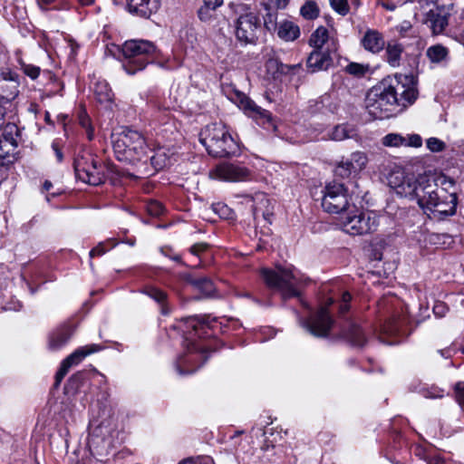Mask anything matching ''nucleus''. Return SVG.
I'll use <instances>...</instances> for the list:
<instances>
[{
    "label": "nucleus",
    "mask_w": 464,
    "mask_h": 464,
    "mask_svg": "<svg viewBox=\"0 0 464 464\" xmlns=\"http://www.w3.org/2000/svg\"><path fill=\"white\" fill-rule=\"evenodd\" d=\"M141 293L147 295L160 305L162 314H169V310L167 307V294L165 292L155 286L147 285L141 290Z\"/></svg>",
    "instance_id": "obj_31"
},
{
    "label": "nucleus",
    "mask_w": 464,
    "mask_h": 464,
    "mask_svg": "<svg viewBox=\"0 0 464 464\" xmlns=\"http://www.w3.org/2000/svg\"><path fill=\"white\" fill-rule=\"evenodd\" d=\"M452 5L436 6L426 14L425 23L434 35L441 34L449 24Z\"/></svg>",
    "instance_id": "obj_14"
},
{
    "label": "nucleus",
    "mask_w": 464,
    "mask_h": 464,
    "mask_svg": "<svg viewBox=\"0 0 464 464\" xmlns=\"http://www.w3.org/2000/svg\"><path fill=\"white\" fill-rule=\"evenodd\" d=\"M405 322V317L393 314L384 324V331L390 334H399Z\"/></svg>",
    "instance_id": "obj_35"
},
{
    "label": "nucleus",
    "mask_w": 464,
    "mask_h": 464,
    "mask_svg": "<svg viewBox=\"0 0 464 464\" xmlns=\"http://www.w3.org/2000/svg\"><path fill=\"white\" fill-rule=\"evenodd\" d=\"M80 123L86 130L88 140H92L94 136L93 129L90 124V119L85 114L80 116Z\"/></svg>",
    "instance_id": "obj_52"
},
{
    "label": "nucleus",
    "mask_w": 464,
    "mask_h": 464,
    "mask_svg": "<svg viewBox=\"0 0 464 464\" xmlns=\"http://www.w3.org/2000/svg\"><path fill=\"white\" fill-rule=\"evenodd\" d=\"M266 68L269 74L273 76V78H278L283 74H289L293 71L300 68V64L295 65H287L284 64L278 59L270 58L266 63Z\"/></svg>",
    "instance_id": "obj_27"
},
{
    "label": "nucleus",
    "mask_w": 464,
    "mask_h": 464,
    "mask_svg": "<svg viewBox=\"0 0 464 464\" xmlns=\"http://www.w3.org/2000/svg\"><path fill=\"white\" fill-rule=\"evenodd\" d=\"M303 326L315 337H326L334 320L326 307H321L316 314L303 322Z\"/></svg>",
    "instance_id": "obj_12"
},
{
    "label": "nucleus",
    "mask_w": 464,
    "mask_h": 464,
    "mask_svg": "<svg viewBox=\"0 0 464 464\" xmlns=\"http://www.w3.org/2000/svg\"><path fill=\"white\" fill-rule=\"evenodd\" d=\"M260 19L256 13L249 8L238 16L236 23V36L244 44H253L257 39Z\"/></svg>",
    "instance_id": "obj_10"
},
{
    "label": "nucleus",
    "mask_w": 464,
    "mask_h": 464,
    "mask_svg": "<svg viewBox=\"0 0 464 464\" xmlns=\"http://www.w3.org/2000/svg\"><path fill=\"white\" fill-rule=\"evenodd\" d=\"M333 64V58L329 51L314 49L307 58L306 65L311 72L326 71Z\"/></svg>",
    "instance_id": "obj_19"
},
{
    "label": "nucleus",
    "mask_w": 464,
    "mask_h": 464,
    "mask_svg": "<svg viewBox=\"0 0 464 464\" xmlns=\"http://www.w3.org/2000/svg\"><path fill=\"white\" fill-rule=\"evenodd\" d=\"M74 332V326L71 323H63L48 336V349L51 351H58L62 349L69 342Z\"/></svg>",
    "instance_id": "obj_17"
},
{
    "label": "nucleus",
    "mask_w": 464,
    "mask_h": 464,
    "mask_svg": "<svg viewBox=\"0 0 464 464\" xmlns=\"http://www.w3.org/2000/svg\"><path fill=\"white\" fill-rule=\"evenodd\" d=\"M208 247L206 243H197L190 247V253L197 256H199L201 253L205 252Z\"/></svg>",
    "instance_id": "obj_55"
},
{
    "label": "nucleus",
    "mask_w": 464,
    "mask_h": 464,
    "mask_svg": "<svg viewBox=\"0 0 464 464\" xmlns=\"http://www.w3.org/2000/svg\"><path fill=\"white\" fill-rule=\"evenodd\" d=\"M421 394L426 399H441L444 397V391L439 387L431 386L423 389Z\"/></svg>",
    "instance_id": "obj_45"
},
{
    "label": "nucleus",
    "mask_w": 464,
    "mask_h": 464,
    "mask_svg": "<svg viewBox=\"0 0 464 464\" xmlns=\"http://www.w3.org/2000/svg\"><path fill=\"white\" fill-rule=\"evenodd\" d=\"M174 155L175 153L170 148L159 146L152 150V155L148 157V160H150L152 169L159 171L170 165Z\"/></svg>",
    "instance_id": "obj_22"
},
{
    "label": "nucleus",
    "mask_w": 464,
    "mask_h": 464,
    "mask_svg": "<svg viewBox=\"0 0 464 464\" xmlns=\"http://www.w3.org/2000/svg\"><path fill=\"white\" fill-rule=\"evenodd\" d=\"M333 9L341 15H346L349 13L348 0H330Z\"/></svg>",
    "instance_id": "obj_44"
},
{
    "label": "nucleus",
    "mask_w": 464,
    "mask_h": 464,
    "mask_svg": "<svg viewBox=\"0 0 464 464\" xmlns=\"http://www.w3.org/2000/svg\"><path fill=\"white\" fill-rule=\"evenodd\" d=\"M264 24L268 31H276L278 26L276 24V14L268 13L264 18Z\"/></svg>",
    "instance_id": "obj_51"
},
{
    "label": "nucleus",
    "mask_w": 464,
    "mask_h": 464,
    "mask_svg": "<svg viewBox=\"0 0 464 464\" xmlns=\"http://www.w3.org/2000/svg\"><path fill=\"white\" fill-rule=\"evenodd\" d=\"M422 144V140L420 135L412 134L409 136L408 140H405L404 145L411 146V147H420Z\"/></svg>",
    "instance_id": "obj_54"
},
{
    "label": "nucleus",
    "mask_w": 464,
    "mask_h": 464,
    "mask_svg": "<svg viewBox=\"0 0 464 464\" xmlns=\"http://www.w3.org/2000/svg\"><path fill=\"white\" fill-rule=\"evenodd\" d=\"M212 178L230 182L244 181L250 178L251 173L246 167L232 163L218 165L211 173Z\"/></svg>",
    "instance_id": "obj_13"
},
{
    "label": "nucleus",
    "mask_w": 464,
    "mask_h": 464,
    "mask_svg": "<svg viewBox=\"0 0 464 464\" xmlns=\"http://www.w3.org/2000/svg\"><path fill=\"white\" fill-rule=\"evenodd\" d=\"M334 175L342 179H348L352 176L350 169L342 160L334 168Z\"/></svg>",
    "instance_id": "obj_49"
},
{
    "label": "nucleus",
    "mask_w": 464,
    "mask_h": 464,
    "mask_svg": "<svg viewBox=\"0 0 464 464\" xmlns=\"http://www.w3.org/2000/svg\"><path fill=\"white\" fill-rule=\"evenodd\" d=\"M121 51L124 57L122 67L130 75L144 70L149 63H157L163 66L162 53L150 41L128 40L123 44Z\"/></svg>",
    "instance_id": "obj_3"
},
{
    "label": "nucleus",
    "mask_w": 464,
    "mask_h": 464,
    "mask_svg": "<svg viewBox=\"0 0 464 464\" xmlns=\"http://www.w3.org/2000/svg\"><path fill=\"white\" fill-rule=\"evenodd\" d=\"M384 48L385 59L388 64L393 68L399 67L404 51L403 45L396 40H392L385 44Z\"/></svg>",
    "instance_id": "obj_25"
},
{
    "label": "nucleus",
    "mask_w": 464,
    "mask_h": 464,
    "mask_svg": "<svg viewBox=\"0 0 464 464\" xmlns=\"http://www.w3.org/2000/svg\"><path fill=\"white\" fill-rule=\"evenodd\" d=\"M182 279L201 293L203 296H210L215 292L213 282L207 277L194 279L191 275L186 274L182 276Z\"/></svg>",
    "instance_id": "obj_26"
},
{
    "label": "nucleus",
    "mask_w": 464,
    "mask_h": 464,
    "mask_svg": "<svg viewBox=\"0 0 464 464\" xmlns=\"http://www.w3.org/2000/svg\"><path fill=\"white\" fill-rule=\"evenodd\" d=\"M349 159L353 163V169H357L358 172L362 171L368 163L367 155L362 151L353 152Z\"/></svg>",
    "instance_id": "obj_39"
},
{
    "label": "nucleus",
    "mask_w": 464,
    "mask_h": 464,
    "mask_svg": "<svg viewBox=\"0 0 464 464\" xmlns=\"http://www.w3.org/2000/svg\"><path fill=\"white\" fill-rule=\"evenodd\" d=\"M447 311H448V308L446 307V305L443 303H437L433 306V313L438 317H443Z\"/></svg>",
    "instance_id": "obj_56"
},
{
    "label": "nucleus",
    "mask_w": 464,
    "mask_h": 464,
    "mask_svg": "<svg viewBox=\"0 0 464 464\" xmlns=\"http://www.w3.org/2000/svg\"><path fill=\"white\" fill-rule=\"evenodd\" d=\"M323 193L322 208L325 212L340 214L349 208L350 196L343 184L330 182L324 187Z\"/></svg>",
    "instance_id": "obj_9"
},
{
    "label": "nucleus",
    "mask_w": 464,
    "mask_h": 464,
    "mask_svg": "<svg viewBox=\"0 0 464 464\" xmlns=\"http://www.w3.org/2000/svg\"><path fill=\"white\" fill-rule=\"evenodd\" d=\"M261 276L269 288L280 293L283 300L299 297L301 287L307 281L295 274L292 268L280 266L276 269H262Z\"/></svg>",
    "instance_id": "obj_6"
},
{
    "label": "nucleus",
    "mask_w": 464,
    "mask_h": 464,
    "mask_svg": "<svg viewBox=\"0 0 464 464\" xmlns=\"http://www.w3.org/2000/svg\"><path fill=\"white\" fill-rule=\"evenodd\" d=\"M186 346L189 352H202L203 349L198 343L193 340L189 341L188 337L186 338Z\"/></svg>",
    "instance_id": "obj_59"
},
{
    "label": "nucleus",
    "mask_w": 464,
    "mask_h": 464,
    "mask_svg": "<svg viewBox=\"0 0 464 464\" xmlns=\"http://www.w3.org/2000/svg\"><path fill=\"white\" fill-rule=\"evenodd\" d=\"M239 105L245 112L252 117L259 125L271 124V113L256 104L252 100L245 95L239 96Z\"/></svg>",
    "instance_id": "obj_18"
},
{
    "label": "nucleus",
    "mask_w": 464,
    "mask_h": 464,
    "mask_svg": "<svg viewBox=\"0 0 464 464\" xmlns=\"http://www.w3.org/2000/svg\"><path fill=\"white\" fill-rule=\"evenodd\" d=\"M106 252L107 249L104 247L103 243H100L97 246H95L90 251V256L93 257L95 256H102Z\"/></svg>",
    "instance_id": "obj_60"
},
{
    "label": "nucleus",
    "mask_w": 464,
    "mask_h": 464,
    "mask_svg": "<svg viewBox=\"0 0 464 464\" xmlns=\"http://www.w3.org/2000/svg\"><path fill=\"white\" fill-rule=\"evenodd\" d=\"M352 130H350L346 125L341 124L335 126L332 131L329 133V137L333 140L341 141L345 139L351 138Z\"/></svg>",
    "instance_id": "obj_38"
},
{
    "label": "nucleus",
    "mask_w": 464,
    "mask_h": 464,
    "mask_svg": "<svg viewBox=\"0 0 464 464\" xmlns=\"http://www.w3.org/2000/svg\"><path fill=\"white\" fill-rule=\"evenodd\" d=\"M427 147L432 152H440L446 148V144L442 140L432 137L427 140Z\"/></svg>",
    "instance_id": "obj_47"
},
{
    "label": "nucleus",
    "mask_w": 464,
    "mask_h": 464,
    "mask_svg": "<svg viewBox=\"0 0 464 464\" xmlns=\"http://www.w3.org/2000/svg\"><path fill=\"white\" fill-rule=\"evenodd\" d=\"M113 150L121 161L145 166L143 174L150 175L147 169V145L143 136L133 130H123L113 140Z\"/></svg>",
    "instance_id": "obj_4"
},
{
    "label": "nucleus",
    "mask_w": 464,
    "mask_h": 464,
    "mask_svg": "<svg viewBox=\"0 0 464 464\" xmlns=\"http://www.w3.org/2000/svg\"><path fill=\"white\" fill-rule=\"evenodd\" d=\"M276 31L277 36L285 42L295 41L300 35L299 26L288 20L280 22Z\"/></svg>",
    "instance_id": "obj_28"
},
{
    "label": "nucleus",
    "mask_w": 464,
    "mask_h": 464,
    "mask_svg": "<svg viewBox=\"0 0 464 464\" xmlns=\"http://www.w3.org/2000/svg\"><path fill=\"white\" fill-rule=\"evenodd\" d=\"M19 76L15 72L7 69L0 73V96L3 100H14L19 93Z\"/></svg>",
    "instance_id": "obj_16"
},
{
    "label": "nucleus",
    "mask_w": 464,
    "mask_h": 464,
    "mask_svg": "<svg viewBox=\"0 0 464 464\" xmlns=\"http://www.w3.org/2000/svg\"><path fill=\"white\" fill-rule=\"evenodd\" d=\"M320 9L316 2L308 0L300 8L301 15L306 20H314L318 17Z\"/></svg>",
    "instance_id": "obj_34"
},
{
    "label": "nucleus",
    "mask_w": 464,
    "mask_h": 464,
    "mask_svg": "<svg viewBox=\"0 0 464 464\" xmlns=\"http://www.w3.org/2000/svg\"><path fill=\"white\" fill-rule=\"evenodd\" d=\"M343 336L353 346L362 347L367 337L364 330L355 323H349L343 331Z\"/></svg>",
    "instance_id": "obj_23"
},
{
    "label": "nucleus",
    "mask_w": 464,
    "mask_h": 464,
    "mask_svg": "<svg viewBox=\"0 0 464 464\" xmlns=\"http://www.w3.org/2000/svg\"><path fill=\"white\" fill-rule=\"evenodd\" d=\"M328 30L324 26H319L309 39V44L314 49H323L324 44L328 41Z\"/></svg>",
    "instance_id": "obj_33"
},
{
    "label": "nucleus",
    "mask_w": 464,
    "mask_h": 464,
    "mask_svg": "<svg viewBox=\"0 0 464 464\" xmlns=\"http://www.w3.org/2000/svg\"><path fill=\"white\" fill-rule=\"evenodd\" d=\"M15 147L14 145H11L9 141H3L2 139H0V160H5L9 162L8 160L10 156H13L14 154ZM4 161L0 163V166L3 168Z\"/></svg>",
    "instance_id": "obj_41"
},
{
    "label": "nucleus",
    "mask_w": 464,
    "mask_h": 464,
    "mask_svg": "<svg viewBox=\"0 0 464 464\" xmlns=\"http://www.w3.org/2000/svg\"><path fill=\"white\" fill-rule=\"evenodd\" d=\"M362 47L372 53H379L385 47V40L382 33L375 29H368L361 40Z\"/></svg>",
    "instance_id": "obj_20"
},
{
    "label": "nucleus",
    "mask_w": 464,
    "mask_h": 464,
    "mask_svg": "<svg viewBox=\"0 0 464 464\" xmlns=\"http://www.w3.org/2000/svg\"><path fill=\"white\" fill-rule=\"evenodd\" d=\"M96 100L100 103L110 104L113 100V92L106 81H97L93 87Z\"/></svg>",
    "instance_id": "obj_30"
},
{
    "label": "nucleus",
    "mask_w": 464,
    "mask_h": 464,
    "mask_svg": "<svg viewBox=\"0 0 464 464\" xmlns=\"http://www.w3.org/2000/svg\"><path fill=\"white\" fill-rule=\"evenodd\" d=\"M85 379V374L82 372H77L72 374L67 381L64 386V392L67 395H74L78 392L80 387L82 385Z\"/></svg>",
    "instance_id": "obj_32"
},
{
    "label": "nucleus",
    "mask_w": 464,
    "mask_h": 464,
    "mask_svg": "<svg viewBox=\"0 0 464 464\" xmlns=\"http://www.w3.org/2000/svg\"><path fill=\"white\" fill-rule=\"evenodd\" d=\"M428 177H420L417 179L412 178H404L399 184H393L396 193L401 197L416 198L419 203L420 198V189L422 190L426 185Z\"/></svg>",
    "instance_id": "obj_15"
},
{
    "label": "nucleus",
    "mask_w": 464,
    "mask_h": 464,
    "mask_svg": "<svg viewBox=\"0 0 464 464\" xmlns=\"http://www.w3.org/2000/svg\"><path fill=\"white\" fill-rule=\"evenodd\" d=\"M210 9L207 8L204 5L198 9V17L201 21H207L210 17Z\"/></svg>",
    "instance_id": "obj_61"
},
{
    "label": "nucleus",
    "mask_w": 464,
    "mask_h": 464,
    "mask_svg": "<svg viewBox=\"0 0 464 464\" xmlns=\"http://www.w3.org/2000/svg\"><path fill=\"white\" fill-rule=\"evenodd\" d=\"M426 56L431 63L443 64L449 62L450 51L446 46L437 44L427 48Z\"/></svg>",
    "instance_id": "obj_29"
},
{
    "label": "nucleus",
    "mask_w": 464,
    "mask_h": 464,
    "mask_svg": "<svg viewBox=\"0 0 464 464\" xmlns=\"http://www.w3.org/2000/svg\"><path fill=\"white\" fill-rule=\"evenodd\" d=\"M116 4H121L124 0H113ZM130 12L140 14L141 16L149 17L160 7L159 0H125Z\"/></svg>",
    "instance_id": "obj_21"
},
{
    "label": "nucleus",
    "mask_w": 464,
    "mask_h": 464,
    "mask_svg": "<svg viewBox=\"0 0 464 464\" xmlns=\"http://www.w3.org/2000/svg\"><path fill=\"white\" fill-rule=\"evenodd\" d=\"M53 2H54V0H37V4H38L39 7L44 11H47L48 5H50Z\"/></svg>",
    "instance_id": "obj_63"
},
{
    "label": "nucleus",
    "mask_w": 464,
    "mask_h": 464,
    "mask_svg": "<svg viewBox=\"0 0 464 464\" xmlns=\"http://www.w3.org/2000/svg\"><path fill=\"white\" fill-rule=\"evenodd\" d=\"M427 462L428 464H444V460L440 455L428 457Z\"/></svg>",
    "instance_id": "obj_62"
},
{
    "label": "nucleus",
    "mask_w": 464,
    "mask_h": 464,
    "mask_svg": "<svg viewBox=\"0 0 464 464\" xmlns=\"http://www.w3.org/2000/svg\"><path fill=\"white\" fill-rule=\"evenodd\" d=\"M188 327L192 328L195 335L201 336L200 332L205 333V329L209 327L208 322L206 318L190 317L187 320Z\"/></svg>",
    "instance_id": "obj_36"
},
{
    "label": "nucleus",
    "mask_w": 464,
    "mask_h": 464,
    "mask_svg": "<svg viewBox=\"0 0 464 464\" xmlns=\"http://www.w3.org/2000/svg\"><path fill=\"white\" fill-rule=\"evenodd\" d=\"M334 175L342 179H348L352 176L350 169L342 160L334 168Z\"/></svg>",
    "instance_id": "obj_48"
},
{
    "label": "nucleus",
    "mask_w": 464,
    "mask_h": 464,
    "mask_svg": "<svg viewBox=\"0 0 464 464\" xmlns=\"http://www.w3.org/2000/svg\"><path fill=\"white\" fill-rule=\"evenodd\" d=\"M351 299H352V295L349 292H344L343 294L342 300H343V304L340 306L341 313H345L346 311H348V309H349L348 303L351 301Z\"/></svg>",
    "instance_id": "obj_57"
},
{
    "label": "nucleus",
    "mask_w": 464,
    "mask_h": 464,
    "mask_svg": "<svg viewBox=\"0 0 464 464\" xmlns=\"http://www.w3.org/2000/svg\"><path fill=\"white\" fill-rule=\"evenodd\" d=\"M253 214L255 218L262 217L264 219L270 222L272 216L271 201L264 193H256L253 198Z\"/></svg>",
    "instance_id": "obj_24"
},
{
    "label": "nucleus",
    "mask_w": 464,
    "mask_h": 464,
    "mask_svg": "<svg viewBox=\"0 0 464 464\" xmlns=\"http://www.w3.org/2000/svg\"><path fill=\"white\" fill-rule=\"evenodd\" d=\"M203 4L207 8L214 11L223 5V0H203Z\"/></svg>",
    "instance_id": "obj_58"
},
{
    "label": "nucleus",
    "mask_w": 464,
    "mask_h": 464,
    "mask_svg": "<svg viewBox=\"0 0 464 464\" xmlns=\"http://www.w3.org/2000/svg\"><path fill=\"white\" fill-rule=\"evenodd\" d=\"M420 192L419 206L430 219L440 221L456 213L458 198L453 179L446 176L428 178Z\"/></svg>",
    "instance_id": "obj_2"
},
{
    "label": "nucleus",
    "mask_w": 464,
    "mask_h": 464,
    "mask_svg": "<svg viewBox=\"0 0 464 464\" xmlns=\"http://www.w3.org/2000/svg\"><path fill=\"white\" fill-rule=\"evenodd\" d=\"M454 397L458 404L464 408V382H458L454 385Z\"/></svg>",
    "instance_id": "obj_46"
},
{
    "label": "nucleus",
    "mask_w": 464,
    "mask_h": 464,
    "mask_svg": "<svg viewBox=\"0 0 464 464\" xmlns=\"http://www.w3.org/2000/svg\"><path fill=\"white\" fill-rule=\"evenodd\" d=\"M88 446H89L92 455L96 459L105 457L108 454V452L106 450H103V449H102L99 446L97 437L91 436L88 440Z\"/></svg>",
    "instance_id": "obj_40"
},
{
    "label": "nucleus",
    "mask_w": 464,
    "mask_h": 464,
    "mask_svg": "<svg viewBox=\"0 0 464 464\" xmlns=\"http://www.w3.org/2000/svg\"><path fill=\"white\" fill-rule=\"evenodd\" d=\"M163 206L158 201H150L148 203L147 211L151 216H160L163 212Z\"/></svg>",
    "instance_id": "obj_53"
},
{
    "label": "nucleus",
    "mask_w": 464,
    "mask_h": 464,
    "mask_svg": "<svg viewBox=\"0 0 464 464\" xmlns=\"http://www.w3.org/2000/svg\"><path fill=\"white\" fill-rule=\"evenodd\" d=\"M18 129L16 125L8 123L5 125L2 134L0 135V139L3 140V141H9L11 145H14V147H17V136Z\"/></svg>",
    "instance_id": "obj_37"
},
{
    "label": "nucleus",
    "mask_w": 464,
    "mask_h": 464,
    "mask_svg": "<svg viewBox=\"0 0 464 464\" xmlns=\"http://www.w3.org/2000/svg\"><path fill=\"white\" fill-rule=\"evenodd\" d=\"M379 218L372 211L354 209L342 218L340 222L343 232L351 236L372 234L378 229Z\"/></svg>",
    "instance_id": "obj_8"
},
{
    "label": "nucleus",
    "mask_w": 464,
    "mask_h": 464,
    "mask_svg": "<svg viewBox=\"0 0 464 464\" xmlns=\"http://www.w3.org/2000/svg\"><path fill=\"white\" fill-rule=\"evenodd\" d=\"M19 64L20 69L23 71V72L32 80L37 79L40 75V67L34 64L26 63L24 62H20Z\"/></svg>",
    "instance_id": "obj_42"
},
{
    "label": "nucleus",
    "mask_w": 464,
    "mask_h": 464,
    "mask_svg": "<svg viewBox=\"0 0 464 464\" xmlns=\"http://www.w3.org/2000/svg\"><path fill=\"white\" fill-rule=\"evenodd\" d=\"M345 165L348 167V169H350V172L353 174H356L358 173L357 169H353V163L352 162V160L348 158L346 159H343Z\"/></svg>",
    "instance_id": "obj_64"
},
{
    "label": "nucleus",
    "mask_w": 464,
    "mask_h": 464,
    "mask_svg": "<svg viewBox=\"0 0 464 464\" xmlns=\"http://www.w3.org/2000/svg\"><path fill=\"white\" fill-rule=\"evenodd\" d=\"M199 141L208 153L216 158L229 157L239 150L237 142L221 122L207 125L199 133Z\"/></svg>",
    "instance_id": "obj_5"
},
{
    "label": "nucleus",
    "mask_w": 464,
    "mask_h": 464,
    "mask_svg": "<svg viewBox=\"0 0 464 464\" xmlns=\"http://www.w3.org/2000/svg\"><path fill=\"white\" fill-rule=\"evenodd\" d=\"M73 166L76 178L82 182L92 186L103 183V163L90 150L81 151L74 159Z\"/></svg>",
    "instance_id": "obj_7"
},
{
    "label": "nucleus",
    "mask_w": 464,
    "mask_h": 464,
    "mask_svg": "<svg viewBox=\"0 0 464 464\" xmlns=\"http://www.w3.org/2000/svg\"><path fill=\"white\" fill-rule=\"evenodd\" d=\"M417 79L411 74L396 73L373 86L365 98L368 113L376 120L388 119L411 105L418 98Z\"/></svg>",
    "instance_id": "obj_1"
},
{
    "label": "nucleus",
    "mask_w": 464,
    "mask_h": 464,
    "mask_svg": "<svg viewBox=\"0 0 464 464\" xmlns=\"http://www.w3.org/2000/svg\"><path fill=\"white\" fill-rule=\"evenodd\" d=\"M101 350V346L97 344H90L76 349L62 361L59 370L55 374L54 387L57 388L64 376L68 373L72 366L78 365L86 356Z\"/></svg>",
    "instance_id": "obj_11"
},
{
    "label": "nucleus",
    "mask_w": 464,
    "mask_h": 464,
    "mask_svg": "<svg viewBox=\"0 0 464 464\" xmlns=\"http://www.w3.org/2000/svg\"><path fill=\"white\" fill-rule=\"evenodd\" d=\"M405 138L400 134L390 133L383 137L382 144L390 147H398L404 145Z\"/></svg>",
    "instance_id": "obj_43"
},
{
    "label": "nucleus",
    "mask_w": 464,
    "mask_h": 464,
    "mask_svg": "<svg viewBox=\"0 0 464 464\" xmlns=\"http://www.w3.org/2000/svg\"><path fill=\"white\" fill-rule=\"evenodd\" d=\"M345 70L348 73L355 76H362L366 72L363 65L356 63H351L346 66Z\"/></svg>",
    "instance_id": "obj_50"
}]
</instances>
